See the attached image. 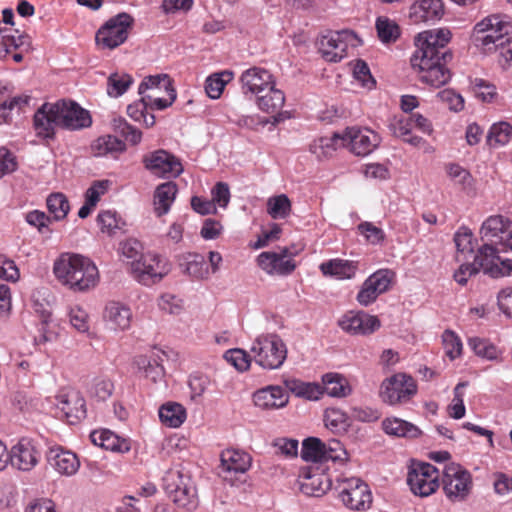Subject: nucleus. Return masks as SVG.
<instances>
[{"instance_id": "28", "label": "nucleus", "mask_w": 512, "mask_h": 512, "mask_svg": "<svg viewBox=\"0 0 512 512\" xmlns=\"http://www.w3.org/2000/svg\"><path fill=\"white\" fill-rule=\"evenodd\" d=\"M49 464L60 474L71 476L77 472L80 463L76 454L62 447H52L47 453Z\"/></svg>"}, {"instance_id": "55", "label": "nucleus", "mask_w": 512, "mask_h": 512, "mask_svg": "<svg viewBox=\"0 0 512 512\" xmlns=\"http://www.w3.org/2000/svg\"><path fill=\"white\" fill-rule=\"evenodd\" d=\"M112 126L114 131L124 137L131 145H137L140 143L142 139L141 131L130 125L124 118H114Z\"/></svg>"}, {"instance_id": "2", "label": "nucleus", "mask_w": 512, "mask_h": 512, "mask_svg": "<svg viewBox=\"0 0 512 512\" xmlns=\"http://www.w3.org/2000/svg\"><path fill=\"white\" fill-rule=\"evenodd\" d=\"M54 274L58 281L74 292H85L99 281V272L94 262L81 254L62 253L54 263Z\"/></svg>"}, {"instance_id": "21", "label": "nucleus", "mask_w": 512, "mask_h": 512, "mask_svg": "<svg viewBox=\"0 0 512 512\" xmlns=\"http://www.w3.org/2000/svg\"><path fill=\"white\" fill-rule=\"evenodd\" d=\"M241 88L245 95H259L264 93L268 87L275 84L274 77L265 68L251 67L245 70L240 76Z\"/></svg>"}, {"instance_id": "49", "label": "nucleus", "mask_w": 512, "mask_h": 512, "mask_svg": "<svg viewBox=\"0 0 512 512\" xmlns=\"http://www.w3.org/2000/svg\"><path fill=\"white\" fill-rule=\"evenodd\" d=\"M301 457L306 461H326L325 443L318 438H307L302 444Z\"/></svg>"}, {"instance_id": "62", "label": "nucleus", "mask_w": 512, "mask_h": 512, "mask_svg": "<svg viewBox=\"0 0 512 512\" xmlns=\"http://www.w3.org/2000/svg\"><path fill=\"white\" fill-rule=\"evenodd\" d=\"M443 345L446 355L454 360L461 355L462 342L460 338L451 330H446L442 335Z\"/></svg>"}, {"instance_id": "17", "label": "nucleus", "mask_w": 512, "mask_h": 512, "mask_svg": "<svg viewBox=\"0 0 512 512\" xmlns=\"http://www.w3.org/2000/svg\"><path fill=\"white\" fill-rule=\"evenodd\" d=\"M54 103L58 106L60 127L68 130H79L91 126L92 118L89 112L76 102L59 100Z\"/></svg>"}, {"instance_id": "37", "label": "nucleus", "mask_w": 512, "mask_h": 512, "mask_svg": "<svg viewBox=\"0 0 512 512\" xmlns=\"http://www.w3.org/2000/svg\"><path fill=\"white\" fill-rule=\"evenodd\" d=\"M177 193V185L174 182L160 184L154 194V206L157 216L166 214L173 203Z\"/></svg>"}, {"instance_id": "32", "label": "nucleus", "mask_w": 512, "mask_h": 512, "mask_svg": "<svg viewBox=\"0 0 512 512\" xmlns=\"http://www.w3.org/2000/svg\"><path fill=\"white\" fill-rule=\"evenodd\" d=\"M59 406L70 423L86 417V404L84 398L77 391H69L62 395Z\"/></svg>"}, {"instance_id": "15", "label": "nucleus", "mask_w": 512, "mask_h": 512, "mask_svg": "<svg viewBox=\"0 0 512 512\" xmlns=\"http://www.w3.org/2000/svg\"><path fill=\"white\" fill-rule=\"evenodd\" d=\"M394 273L389 269H380L370 275L357 294V301L362 306L373 303L377 297L389 290Z\"/></svg>"}, {"instance_id": "35", "label": "nucleus", "mask_w": 512, "mask_h": 512, "mask_svg": "<svg viewBox=\"0 0 512 512\" xmlns=\"http://www.w3.org/2000/svg\"><path fill=\"white\" fill-rule=\"evenodd\" d=\"M257 106L266 113H277L285 104V95L283 91L275 88V84L268 87L265 94L257 95Z\"/></svg>"}, {"instance_id": "5", "label": "nucleus", "mask_w": 512, "mask_h": 512, "mask_svg": "<svg viewBox=\"0 0 512 512\" xmlns=\"http://www.w3.org/2000/svg\"><path fill=\"white\" fill-rule=\"evenodd\" d=\"M335 490L343 505L350 510L361 511L371 507V490L360 478L350 477L338 479Z\"/></svg>"}, {"instance_id": "43", "label": "nucleus", "mask_w": 512, "mask_h": 512, "mask_svg": "<svg viewBox=\"0 0 512 512\" xmlns=\"http://www.w3.org/2000/svg\"><path fill=\"white\" fill-rule=\"evenodd\" d=\"M377 35L382 43L390 44L398 40L401 35L399 25L386 16H380L375 23Z\"/></svg>"}, {"instance_id": "42", "label": "nucleus", "mask_w": 512, "mask_h": 512, "mask_svg": "<svg viewBox=\"0 0 512 512\" xmlns=\"http://www.w3.org/2000/svg\"><path fill=\"white\" fill-rule=\"evenodd\" d=\"M412 128L413 126L409 116L395 117L390 124V129L396 137L402 138L405 142L413 146H420L424 140L421 137L412 136Z\"/></svg>"}, {"instance_id": "4", "label": "nucleus", "mask_w": 512, "mask_h": 512, "mask_svg": "<svg viewBox=\"0 0 512 512\" xmlns=\"http://www.w3.org/2000/svg\"><path fill=\"white\" fill-rule=\"evenodd\" d=\"M253 359L263 369H279L287 358V346L277 334H262L252 343Z\"/></svg>"}, {"instance_id": "51", "label": "nucleus", "mask_w": 512, "mask_h": 512, "mask_svg": "<svg viewBox=\"0 0 512 512\" xmlns=\"http://www.w3.org/2000/svg\"><path fill=\"white\" fill-rule=\"evenodd\" d=\"M173 87V81L167 74L150 75L143 79L138 87V93L145 96L146 91L166 90Z\"/></svg>"}, {"instance_id": "58", "label": "nucleus", "mask_w": 512, "mask_h": 512, "mask_svg": "<svg viewBox=\"0 0 512 512\" xmlns=\"http://www.w3.org/2000/svg\"><path fill=\"white\" fill-rule=\"evenodd\" d=\"M25 219L28 224L37 228L39 233L47 236L52 233V230L49 227L52 223V218L44 212L39 210L30 211L26 214Z\"/></svg>"}, {"instance_id": "50", "label": "nucleus", "mask_w": 512, "mask_h": 512, "mask_svg": "<svg viewBox=\"0 0 512 512\" xmlns=\"http://www.w3.org/2000/svg\"><path fill=\"white\" fill-rule=\"evenodd\" d=\"M292 204L285 194L270 197L267 201V212L273 219H285L291 213Z\"/></svg>"}, {"instance_id": "23", "label": "nucleus", "mask_w": 512, "mask_h": 512, "mask_svg": "<svg viewBox=\"0 0 512 512\" xmlns=\"http://www.w3.org/2000/svg\"><path fill=\"white\" fill-rule=\"evenodd\" d=\"M444 15L442 0H417L409 8V19L418 24L423 22H435Z\"/></svg>"}, {"instance_id": "54", "label": "nucleus", "mask_w": 512, "mask_h": 512, "mask_svg": "<svg viewBox=\"0 0 512 512\" xmlns=\"http://www.w3.org/2000/svg\"><path fill=\"white\" fill-rule=\"evenodd\" d=\"M468 345L477 356L487 360H496L500 354L498 348L487 339L473 337L468 340Z\"/></svg>"}, {"instance_id": "6", "label": "nucleus", "mask_w": 512, "mask_h": 512, "mask_svg": "<svg viewBox=\"0 0 512 512\" xmlns=\"http://www.w3.org/2000/svg\"><path fill=\"white\" fill-rule=\"evenodd\" d=\"M133 23V17L124 12L111 17L96 32L97 46L110 50L120 46L127 40Z\"/></svg>"}, {"instance_id": "27", "label": "nucleus", "mask_w": 512, "mask_h": 512, "mask_svg": "<svg viewBox=\"0 0 512 512\" xmlns=\"http://www.w3.org/2000/svg\"><path fill=\"white\" fill-rule=\"evenodd\" d=\"M258 266L269 275L288 276L292 274L297 264L293 259L284 260L276 252L265 251L257 256Z\"/></svg>"}, {"instance_id": "59", "label": "nucleus", "mask_w": 512, "mask_h": 512, "mask_svg": "<svg viewBox=\"0 0 512 512\" xmlns=\"http://www.w3.org/2000/svg\"><path fill=\"white\" fill-rule=\"evenodd\" d=\"M357 229L358 232L365 237L366 241L372 245H380L385 240V232L372 222H361Z\"/></svg>"}, {"instance_id": "56", "label": "nucleus", "mask_w": 512, "mask_h": 512, "mask_svg": "<svg viewBox=\"0 0 512 512\" xmlns=\"http://www.w3.org/2000/svg\"><path fill=\"white\" fill-rule=\"evenodd\" d=\"M512 126L507 122H500L491 126L487 140L490 146H502L510 141Z\"/></svg>"}, {"instance_id": "40", "label": "nucleus", "mask_w": 512, "mask_h": 512, "mask_svg": "<svg viewBox=\"0 0 512 512\" xmlns=\"http://www.w3.org/2000/svg\"><path fill=\"white\" fill-rule=\"evenodd\" d=\"M285 387L296 396L318 400L323 395V387L317 383L302 382L297 379L284 380Z\"/></svg>"}, {"instance_id": "22", "label": "nucleus", "mask_w": 512, "mask_h": 512, "mask_svg": "<svg viewBox=\"0 0 512 512\" xmlns=\"http://www.w3.org/2000/svg\"><path fill=\"white\" fill-rule=\"evenodd\" d=\"M220 460L223 478L229 481L232 480L230 477L232 474H244L252 464V457L249 453L232 448L222 451Z\"/></svg>"}, {"instance_id": "38", "label": "nucleus", "mask_w": 512, "mask_h": 512, "mask_svg": "<svg viewBox=\"0 0 512 512\" xmlns=\"http://www.w3.org/2000/svg\"><path fill=\"white\" fill-rule=\"evenodd\" d=\"M186 417V409L176 402L163 404L159 409L160 421L162 424L171 428L180 427L186 420Z\"/></svg>"}, {"instance_id": "12", "label": "nucleus", "mask_w": 512, "mask_h": 512, "mask_svg": "<svg viewBox=\"0 0 512 512\" xmlns=\"http://www.w3.org/2000/svg\"><path fill=\"white\" fill-rule=\"evenodd\" d=\"M167 494L177 508L186 512H192L198 507L196 487L188 476L178 474L177 480L168 486Z\"/></svg>"}, {"instance_id": "25", "label": "nucleus", "mask_w": 512, "mask_h": 512, "mask_svg": "<svg viewBox=\"0 0 512 512\" xmlns=\"http://www.w3.org/2000/svg\"><path fill=\"white\" fill-rule=\"evenodd\" d=\"M289 400L288 394L278 385H269L258 389L253 394L255 406L263 410H272L283 408Z\"/></svg>"}, {"instance_id": "44", "label": "nucleus", "mask_w": 512, "mask_h": 512, "mask_svg": "<svg viewBox=\"0 0 512 512\" xmlns=\"http://www.w3.org/2000/svg\"><path fill=\"white\" fill-rule=\"evenodd\" d=\"M500 257L498 256L497 249L489 244H484L479 248L475 256V264L481 268L483 272L491 276V269L498 268Z\"/></svg>"}, {"instance_id": "34", "label": "nucleus", "mask_w": 512, "mask_h": 512, "mask_svg": "<svg viewBox=\"0 0 512 512\" xmlns=\"http://www.w3.org/2000/svg\"><path fill=\"white\" fill-rule=\"evenodd\" d=\"M95 156L110 155L116 158L126 150V144L113 135H103L98 137L91 145Z\"/></svg>"}, {"instance_id": "46", "label": "nucleus", "mask_w": 512, "mask_h": 512, "mask_svg": "<svg viewBox=\"0 0 512 512\" xmlns=\"http://www.w3.org/2000/svg\"><path fill=\"white\" fill-rule=\"evenodd\" d=\"M49 214L52 221H61L66 218L70 211V205L67 197L63 193H52L46 200Z\"/></svg>"}, {"instance_id": "29", "label": "nucleus", "mask_w": 512, "mask_h": 512, "mask_svg": "<svg viewBox=\"0 0 512 512\" xmlns=\"http://www.w3.org/2000/svg\"><path fill=\"white\" fill-rule=\"evenodd\" d=\"M319 269L326 277L338 280L352 279L358 270V262L335 258L321 263Z\"/></svg>"}, {"instance_id": "31", "label": "nucleus", "mask_w": 512, "mask_h": 512, "mask_svg": "<svg viewBox=\"0 0 512 512\" xmlns=\"http://www.w3.org/2000/svg\"><path fill=\"white\" fill-rule=\"evenodd\" d=\"M163 352H153L151 356L140 355L135 357L134 363L139 372L153 383L161 381L164 377V368L161 365Z\"/></svg>"}, {"instance_id": "45", "label": "nucleus", "mask_w": 512, "mask_h": 512, "mask_svg": "<svg viewBox=\"0 0 512 512\" xmlns=\"http://www.w3.org/2000/svg\"><path fill=\"white\" fill-rule=\"evenodd\" d=\"M184 272L196 280H204L210 276V268L201 254H190L185 263Z\"/></svg>"}, {"instance_id": "24", "label": "nucleus", "mask_w": 512, "mask_h": 512, "mask_svg": "<svg viewBox=\"0 0 512 512\" xmlns=\"http://www.w3.org/2000/svg\"><path fill=\"white\" fill-rule=\"evenodd\" d=\"M483 238L491 242H505L512 239V221L503 215L488 217L482 224Z\"/></svg>"}, {"instance_id": "48", "label": "nucleus", "mask_w": 512, "mask_h": 512, "mask_svg": "<svg viewBox=\"0 0 512 512\" xmlns=\"http://www.w3.org/2000/svg\"><path fill=\"white\" fill-rule=\"evenodd\" d=\"M233 78V73L230 71H223L215 73L206 79L205 90L207 95L212 99H218L225 88V85Z\"/></svg>"}, {"instance_id": "57", "label": "nucleus", "mask_w": 512, "mask_h": 512, "mask_svg": "<svg viewBox=\"0 0 512 512\" xmlns=\"http://www.w3.org/2000/svg\"><path fill=\"white\" fill-rule=\"evenodd\" d=\"M29 101V96H15L0 103V124L8 123L11 120V111L14 109L22 110L28 105Z\"/></svg>"}, {"instance_id": "63", "label": "nucleus", "mask_w": 512, "mask_h": 512, "mask_svg": "<svg viewBox=\"0 0 512 512\" xmlns=\"http://www.w3.org/2000/svg\"><path fill=\"white\" fill-rule=\"evenodd\" d=\"M69 319L71 325L79 332L85 333L89 330V316L87 312L79 307L74 306L70 308Z\"/></svg>"}, {"instance_id": "13", "label": "nucleus", "mask_w": 512, "mask_h": 512, "mask_svg": "<svg viewBox=\"0 0 512 512\" xmlns=\"http://www.w3.org/2000/svg\"><path fill=\"white\" fill-rule=\"evenodd\" d=\"M342 134L344 147L358 156L370 154L380 143L378 134L368 128L350 127Z\"/></svg>"}, {"instance_id": "30", "label": "nucleus", "mask_w": 512, "mask_h": 512, "mask_svg": "<svg viewBox=\"0 0 512 512\" xmlns=\"http://www.w3.org/2000/svg\"><path fill=\"white\" fill-rule=\"evenodd\" d=\"M92 443L112 452L126 453L130 451L131 444L126 438H121L108 429L95 430L90 434Z\"/></svg>"}, {"instance_id": "9", "label": "nucleus", "mask_w": 512, "mask_h": 512, "mask_svg": "<svg viewBox=\"0 0 512 512\" xmlns=\"http://www.w3.org/2000/svg\"><path fill=\"white\" fill-rule=\"evenodd\" d=\"M439 470L430 463L413 462L407 483L412 493L419 497H428L439 488Z\"/></svg>"}, {"instance_id": "14", "label": "nucleus", "mask_w": 512, "mask_h": 512, "mask_svg": "<svg viewBox=\"0 0 512 512\" xmlns=\"http://www.w3.org/2000/svg\"><path fill=\"white\" fill-rule=\"evenodd\" d=\"M8 463L20 471H30L39 462L41 453L36 443L29 438H21L8 452Z\"/></svg>"}, {"instance_id": "52", "label": "nucleus", "mask_w": 512, "mask_h": 512, "mask_svg": "<svg viewBox=\"0 0 512 512\" xmlns=\"http://www.w3.org/2000/svg\"><path fill=\"white\" fill-rule=\"evenodd\" d=\"M133 78L126 73H113L107 80V93L110 97L123 95L132 85Z\"/></svg>"}, {"instance_id": "1", "label": "nucleus", "mask_w": 512, "mask_h": 512, "mask_svg": "<svg viewBox=\"0 0 512 512\" xmlns=\"http://www.w3.org/2000/svg\"><path fill=\"white\" fill-rule=\"evenodd\" d=\"M451 39L447 29L427 30L414 38L416 50L410 64L418 80L432 88H440L448 83L451 72L446 64L452 55L446 48Z\"/></svg>"}, {"instance_id": "7", "label": "nucleus", "mask_w": 512, "mask_h": 512, "mask_svg": "<svg viewBox=\"0 0 512 512\" xmlns=\"http://www.w3.org/2000/svg\"><path fill=\"white\" fill-rule=\"evenodd\" d=\"M129 271L137 282L150 286L159 282L169 272V267L158 254L147 252L129 262Z\"/></svg>"}, {"instance_id": "10", "label": "nucleus", "mask_w": 512, "mask_h": 512, "mask_svg": "<svg viewBox=\"0 0 512 512\" xmlns=\"http://www.w3.org/2000/svg\"><path fill=\"white\" fill-rule=\"evenodd\" d=\"M417 392L414 379L404 373H398L382 382L380 397L385 403L395 405L404 403Z\"/></svg>"}, {"instance_id": "36", "label": "nucleus", "mask_w": 512, "mask_h": 512, "mask_svg": "<svg viewBox=\"0 0 512 512\" xmlns=\"http://www.w3.org/2000/svg\"><path fill=\"white\" fill-rule=\"evenodd\" d=\"M382 427L385 433L397 437L414 439L421 435L417 426L400 418H386L382 422Z\"/></svg>"}, {"instance_id": "3", "label": "nucleus", "mask_w": 512, "mask_h": 512, "mask_svg": "<svg viewBox=\"0 0 512 512\" xmlns=\"http://www.w3.org/2000/svg\"><path fill=\"white\" fill-rule=\"evenodd\" d=\"M512 30L510 21L499 14L488 15L473 27L471 38L474 45L484 53L496 52Z\"/></svg>"}, {"instance_id": "8", "label": "nucleus", "mask_w": 512, "mask_h": 512, "mask_svg": "<svg viewBox=\"0 0 512 512\" xmlns=\"http://www.w3.org/2000/svg\"><path fill=\"white\" fill-rule=\"evenodd\" d=\"M442 487L450 501L461 502L471 491V474L459 464H446L442 471Z\"/></svg>"}, {"instance_id": "39", "label": "nucleus", "mask_w": 512, "mask_h": 512, "mask_svg": "<svg viewBox=\"0 0 512 512\" xmlns=\"http://www.w3.org/2000/svg\"><path fill=\"white\" fill-rule=\"evenodd\" d=\"M339 147H344L343 134L334 133L332 136L320 137L310 145V151L318 158L332 156Z\"/></svg>"}, {"instance_id": "64", "label": "nucleus", "mask_w": 512, "mask_h": 512, "mask_svg": "<svg viewBox=\"0 0 512 512\" xmlns=\"http://www.w3.org/2000/svg\"><path fill=\"white\" fill-rule=\"evenodd\" d=\"M437 97L452 111L458 112L464 108L463 97L454 90L444 89L437 94Z\"/></svg>"}, {"instance_id": "41", "label": "nucleus", "mask_w": 512, "mask_h": 512, "mask_svg": "<svg viewBox=\"0 0 512 512\" xmlns=\"http://www.w3.org/2000/svg\"><path fill=\"white\" fill-rule=\"evenodd\" d=\"M323 393L333 397H345L350 394L351 388L346 379L337 373H327L322 376Z\"/></svg>"}, {"instance_id": "47", "label": "nucleus", "mask_w": 512, "mask_h": 512, "mask_svg": "<svg viewBox=\"0 0 512 512\" xmlns=\"http://www.w3.org/2000/svg\"><path fill=\"white\" fill-rule=\"evenodd\" d=\"M472 91L475 97L484 103H498L500 96L496 86L482 78H475L472 82Z\"/></svg>"}, {"instance_id": "11", "label": "nucleus", "mask_w": 512, "mask_h": 512, "mask_svg": "<svg viewBox=\"0 0 512 512\" xmlns=\"http://www.w3.org/2000/svg\"><path fill=\"white\" fill-rule=\"evenodd\" d=\"M142 162L147 170L161 178H176L183 172L181 161L163 149L145 154Z\"/></svg>"}, {"instance_id": "16", "label": "nucleus", "mask_w": 512, "mask_h": 512, "mask_svg": "<svg viewBox=\"0 0 512 512\" xmlns=\"http://www.w3.org/2000/svg\"><path fill=\"white\" fill-rule=\"evenodd\" d=\"M353 34L350 31H335L323 35L319 43V51L329 62H339L347 56L349 42Z\"/></svg>"}, {"instance_id": "26", "label": "nucleus", "mask_w": 512, "mask_h": 512, "mask_svg": "<svg viewBox=\"0 0 512 512\" xmlns=\"http://www.w3.org/2000/svg\"><path fill=\"white\" fill-rule=\"evenodd\" d=\"M103 320L110 329L124 331L131 326L132 312L121 302L109 301L103 311Z\"/></svg>"}, {"instance_id": "61", "label": "nucleus", "mask_w": 512, "mask_h": 512, "mask_svg": "<svg viewBox=\"0 0 512 512\" xmlns=\"http://www.w3.org/2000/svg\"><path fill=\"white\" fill-rule=\"evenodd\" d=\"M224 359L241 372L248 370L251 363L250 355L239 348L226 351Z\"/></svg>"}, {"instance_id": "53", "label": "nucleus", "mask_w": 512, "mask_h": 512, "mask_svg": "<svg viewBox=\"0 0 512 512\" xmlns=\"http://www.w3.org/2000/svg\"><path fill=\"white\" fill-rule=\"evenodd\" d=\"M168 98L158 96L156 93L147 94L142 96L141 104L144 108H150L152 110H164L171 106L176 99V90L174 87L164 90Z\"/></svg>"}, {"instance_id": "19", "label": "nucleus", "mask_w": 512, "mask_h": 512, "mask_svg": "<svg viewBox=\"0 0 512 512\" xmlns=\"http://www.w3.org/2000/svg\"><path fill=\"white\" fill-rule=\"evenodd\" d=\"M58 106L46 102L37 109L33 117V127L38 137L53 139L55 130L60 127Z\"/></svg>"}, {"instance_id": "33", "label": "nucleus", "mask_w": 512, "mask_h": 512, "mask_svg": "<svg viewBox=\"0 0 512 512\" xmlns=\"http://www.w3.org/2000/svg\"><path fill=\"white\" fill-rule=\"evenodd\" d=\"M11 48L31 50V37L28 34L20 33L19 30H14L12 33L0 30V60L11 54Z\"/></svg>"}, {"instance_id": "20", "label": "nucleus", "mask_w": 512, "mask_h": 512, "mask_svg": "<svg viewBox=\"0 0 512 512\" xmlns=\"http://www.w3.org/2000/svg\"><path fill=\"white\" fill-rule=\"evenodd\" d=\"M299 485L302 493L321 497L331 488V480L320 468H303L299 474Z\"/></svg>"}, {"instance_id": "60", "label": "nucleus", "mask_w": 512, "mask_h": 512, "mask_svg": "<svg viewBox=\"0 0 512 512\" xmlns=\"http://www.w3.org/2000/svg\"><path fill=\"white\" fill-rule=\"evenodd\" d=\"M454 242L458 253H473L474 236L469 228L460 227L454 235Z\"/></svg>"}, {"instance_id": "18", "label": "nucleus", "mask_w": 512, "mask_h": 512, "mask_svg": "<svg viewBox=\"0 0 512 512\" xmlns=\"http://www.w3.org/2000/svg\"><path fill=\"white\" fill-rule=\"evenodd\" d=\"M340 328L352 335H369L380 328V321L363 311H348L338 322Z\"/></svg>"}]
</instances>
